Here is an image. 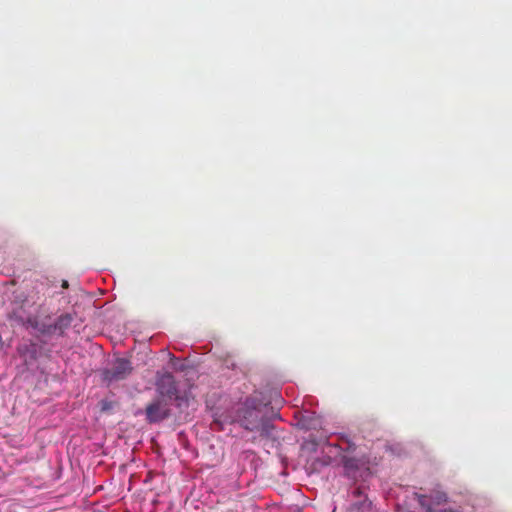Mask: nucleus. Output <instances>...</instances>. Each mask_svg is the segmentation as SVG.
Here are the masks:
<instances>
[{
  "instance_id": "nucleus-9",
  "label": "nucleus",
  "mask_w": 512,
  "mask_h": 512,
  "mask_svg": "<svg viewBox=\"0 0 512 512\" xmlns=\"http://www.w3.org/2000/svg\"><path fill=\"white\" fill-rule=\"evenodd\" d=\"M10 320H14L18 324H25L26 322L29 323L31 326L36 327V321L32 320L31 318L25 319L21 315H18L16 312H12L9 315Z\"/></svg>"
},
{
  "instance_id": "nucleus-5",
  "label": "nucleus",
  "mask_w": 512,
  "mask_h": 512,
  "mask_svg": "<svg viewBox=\"0 0 512 512\" xmlns=\"http://www.w3.org/2000/svg\"><path fill=\"white\" fill-rule=\"evenodd\" d=\"M73 321L71 314L60 315L53 325H49L47 329L42 330L44 333H55L58 332L62 335L67 330Z\"/></svg>"
},
{
  "instance_id": "nucleus-1",
  "label": "nucleus",
  "mask_w": 512,
  "mask_h": 512,
  "mask_svg": "<svg viewBox=\"0 0 512 512\" xmlns=\"http://www.w3.org/2000/svg\"><path fill=\"white\" fill-rule=\"evenodd\" d=\"M132 371L133 367L128 359L117 358L111 368L102 371V379L107 385H110L113 382L126 379Z\"/></svg>"
},
{
  "instance_id": "nucleus-2",
  "label": "nucleus",
  "mask_w": 512,
  "mask_h": 512,
  "mask_svg": "<svg viewBox=\"0 0 512 512\" xmlns=\"http://www.w3.org/2000/svg\"><path fill=\"white\" fill-rule=\"evenodd\" d=\"M241 424L249 431L261 430L268 433V430L273 428L272 425L263 419L262 412L256 408L245 410Z\"/></svg>"
},
{
  "instance_id": "nucleus-4",
  "label": "nucleus",
  "mask_w": 512,
  "mask_h": 512,
  "mask_svg": "<svg viewBox=\"0 0 512 512\" xmlns=\"http://www.w3.org/2000/svg\"><path fill=\"white\" fill-rule=\"evenodd\" d=\"M145 414L149 423H157L169 416V408L164 399L158 398L147 405Z\"/></svg>"
},
{
  "instance_id": "nucleus-7",
  "label": "nucleus",
  "mask_w": 512,
  "mask_h": 512,
  "mask_svg": "<svg viewBox=\"0 0 512 512\" xmlns=\"http://www.w3.org/2000/svg\"><path fill=\"white\" fill-rule=\"evenodd\" d=\"M430 499L433 503V505H441L448 501V496L445 492L440 490H435L431 493Z\"/></svg>"
},
{
  "instance_id": "nucleus-3",
  "label": "nucleus",
  "mask_w": 512,
  "mask_h": 512,
  "mask_svg": "<svg viewBox=\"0 0 512 512\" xmlns=\"http://www.w3.org/2000/svg\"><path fill=\"white\" fill-rule=\"evenodd\" d=\"M156 389L163 398L169 400L179 399L177 384L171 373L166 372L157 378Z\"/></svg>"
},
{
  "instance_id": "nucleus-8",
  "label": "nucleus",
  "mask_w": 512,
  "mask_h": 512,
  "mask_svg": "<svg viewBox=\"0 0 512 512\" xmlns=\"http://www.w3.org/2000/svg\"><path fill=\"white\" fill-rule=\"evenodd\" d=\"M418 503L422 508L426 510V512H435L436 510L433 509V503L430 499V495H419L418 496Z\"/></svg>"
},
{
  "instance_id": "nucleus-6",
  "label": "nucleus",
  "mask_w": 512,
  "mask_h": 512,
  "mask_svg": "<svg viewBox=\"0 0 512 512\" xmlns=\"http://www.w3.org/2000/svg\"><path fill=\"white\" fill-rule=\"evenodd\" d=\"M350 512H374L372 502L367 497L360 498L351 505Z\"/></svg>"
},
{
  "instance_id": "nucleus-10",
  "label": "nucleus",
  "mask_w": 512,
  "mask_h": 512,
  "mask_svg": "<svg viewBox=\"0 0 512 512\" xmlns=\"http://www.w3.org/2000/svg\"><path fill=\"white\" fill-rule=\"evenodd\" d=\"M69 284H68V281L67 280H63L62 281V288H68Z\"/></svg>"
}]
</instances>
